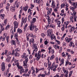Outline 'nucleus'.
<instances>
[{"mask_svg":"<svg viewBox=\"0 0 77 77\" xmlns=\"http://www.w3.org/2000/svg\"><path fill=\"white\" fill-rule=\"evenodd\" d=\"M18 67L19 69H20V74H22V73H24V72H27V71H28V70H29V69H26V70L24 69L21 66H19Z\"/></svg>","mask_w":77,"mask_h":77,"instance_id":"nucleus-1","label":"nucleus"},{"mask_svg":"<svg viewBox=\"0 0 77 77\" xmlns=\"http://www.w3.org/2000/svg\"><path fill=\"white\" fill-rule=\"evenodd\" d=\"M56 76V77H59V74L57 73Z\"/></svg>","mask_w":77,"mask_h":77,"instance_id":"nucleus-64","label":"nucleus"},{"mask_svg":"<svg viewBox=\"0 0 77 77\" xmlns=\"http://www.w3.org/2000/svg\"><path fill=\"white\" fill-rule=\"evenodd\" d=\"M28 9V6H26L25 7L24 9L25 11H27V9Z\"/></svg>","mask_w":77,"mask_h":77,"instance_id":"nucleus-34","label":"nucleus"},{"mask_svg":"<svg viewBox=\"0 0 77 77\" xmlns=\"http://www.w3.org/2000/svg\"><path fill=\"white\" fill-rule=\"evenodd\" d=\"M14 28H17L18 27V23L16 21H15L14 23Z\"/></svg>","mask_w":77,"mask_h":77,"instance_id":"nucleus-9","label":"nucleus"},{"mask_svg":"<svg viewBox=\"0 0 77 77\" xmlns=\"http://www.w3.org/2000/svg\"><path fill=\"white\" fill-rule=\"evenodd\" d=\"M68 64H69V61H68V60H67V61L66 62V66Z\"/></svg>","mask_w":77,"mask_h":77,"instance_id":"nucleus-50","label":"nucleus"},{"mask_svg":"<svg viewBox=\"0 0 77 77\" xmlns=\"http://www.w3.org/2000/svg\"><path fill=\"white\" fill-rule=\"evenodd\" d=\"M14 37H16V39H18V34H14Z\"/></svg>","mask_w":77,"mask_h":77,"instance_id":"nucleus-36","label":"nucleus"},{"mask_svg":"<svg viewBox=\"0 0 77 77\" xmlns=\"http://www.w3.org/2000/svg\"><path fill=\"white\" fill-rule=\"evenodd\" d=\"M1 29L2 31H3L5 30V28H4L1 27Z\"/></svg>","mask_w":77,"mask_h":77,"instance_id":"nucleus-59","label":"nucleus"},{"mask_svg":"<svg viewBox=\"0 0 77 77\" xmlns=\"http://www.w3.org/2000/svg\"><path fill=\"white\" fill-rule=\"evenodd\" d=\"M54 63H53L52 64V66L51 67V70H52V69H53V68L54 67Z\"/></svg>","mask_w":77,"mask_h":77,"instance_id":"nucleus-35","label":"nucleus"},{"mask_svg":"<svg viewBox=\"0 0 77 77\" xmlns=\"http://www.w3.org/2000/svg\"><path fill=\"white\" fill-rule=\"evenodd\" d=\"M64 27L65 26H64V25H63V27L61 28V30L62 31H63H63H64V29H65V28H64Z\"/></svg>","mask_w":77,"mask_h":77,"instance_id":"nucleus-42","label":"nucleus"},{"mask_svg":"<svg viewBox=\"0 0 77 77\" xmlns=\"http://www.w3.org/2000/svg\"><path fill=\"white\" fill-rule=\"evenodd\" d=\"M50 27H51V28H54L55 27V26L54 25H52V24L50 25Z\"/></svg>","mask_w":77,"mask_h":77,"instance_id":"nucleus-40","label":"nucleus"},{"mask_svg":"<svg viewBox=\"0 0 77 77\" xmlns=\"http://www.w3.org/2000/svg\"><path fill=\"white\" fill-rule=\"evenodd\" d=\"M37 50H38V48H37V47L36 48H35V49H34V50H33V53L32 54H33V55L35 54V53L37 51Z\"/></svg>","mask_w":77,"mask_h":77,"instance_id":"nucleus-16","label":"nucleus"},{"mask_svg":"<svg viewBox=\"0 0 77 77\" xmlns=\"http://www.w3.org/2000/svg\"><path fill=\"white\" fill-rule=\"evenodd\" d=\"M14 32H13H13H12V33L11 35V39H12V38H13V36H14Z\"/></svg>","mask_w":77,"mask_h":77,"instance_id":"nucleus-48","label":"nucleus"},{"mask_svg":"<svg viewBox=\"0 0 77 77\" xmlns=\"http://www.w3.org/2000/svg\"><path fill=\"white\" fill-rule=\"evenodd\" d=\"M28 26V24H26V25H25L24 27V31H26V28L27 27V26Z\"/></svg>","mask_w":77,"mask_h":77,"instance_id":"nucleus-33","label":"nucleus"},{"mask_svg":"<svg viewBox=\"0 0 77 77\" xmlns=\"http://www.w3.org/2000/svg\"><path fill=\"white\" fill-rule=\"evenodd\" d=\"M77 18V16H75V17H74V19L75 22H76L77 21V20H76V18Z\"/></svg>","mask_w":77,"mask_h":77,"instance_id":"nucleus-44","label":"nucleus"},{"mask_svg":"<svg viewBox=\"0 0 77 77\" xmlns=\"http://www.w3.org/2000/svg\"><path fill=\"white\" fill-rule=\"evenodd\" d=\"M12 43L13 45H15V46L16 45V42L14 40H12Z\"/></svg>","mask_w":77,"mask_h":77,"instance_id":"nucleus-22","label":"nucleus"},{"mask_svg":"<svg viewBox=\"0 0 77 77\" xmlns=\"http://www.w3.org/2000/svg\"><path fill=\"white\" fill-rule=\"evenodd\" d=\"M35 1L36 2V3H38V4H39L40 2V0H34V2L35 3Z\"/></svg>","mask_w":77,"mask_h":77,"instance_id":"nucleus-28","label":"nucleus"},{"mask_svg":"<svg viewBox=\"0 0 77 77\" xmlns=\"http://www.w3.org/2000/svg\"><path fill=\"white\" fill-rule=\"evenodd\" d=\"M48 39H46V40L44 42V44L45 45H47L48 42Z\"/></svg>","mask_w":77,"mask_h":77,"instance_id":"nucleus-27","label":"nucleus"},{"mask_svg":"<svg viewBox=\"0 0 77 77\" xmlns=\"http://www.w3.org/2000/svg\"><path fill=\"white\" fill-rule=\"evenodd\" d=\"M40 54H41V52H38V54H35V57H37V60H39V59L41 57V55Z\"/></svg>","mask_w":77,"mask_h":77,"instance_id":"nucleus-3","label":"nucleus"},{"mask_svg":"<svg viewBox=\"0 0 77 77\" xmlns=\"http://www.w3.org/2000/svg\"><path fill=\"white\" fill-rule=\"evenodd\" d=\"M3 36H5V37H6H6H7V33H5L3 34Z\"/></svg>","mask_w":77,"mask_h":77,"instance_id":"nucleus-51","label":"nucleus"},{"mask_svg":"<svg viewBox=\"0 0 77 77\" xmlns=\"http://www.w3.org/2000/svg\"><path fill=\"white\" fill-rule=\"evenodd\" d=\"M71 31H73V30H74V28L73 27H72L71 28Z\"/></svg>","mask_w":77,"mask_h":77,"instance_id":"nucleus-60","label":"nucleus"},{"mask_svg":"<svg viewBox=\"0 0 77 77\" xmlns=\"http://www.w3.org/2000/svg\"><path fill=\"white\" fill-rule=\"evenodd\" d=\"M70 21H72V23L74 22V20H73V17L72 16L70 17Z\"/></svg>","mask_w":77,"mask_h":77,"instance_id":"nucleus-32","label":"nucleus"},{"mask_svg":"<svg viewBox=\"0 0 77 77\" xmlns=\"http://www.w3.org/2000/svg\"><path fill=\"white\" fill-rule=\"evenodd\" d=\"M10 10L12 12H15V7L11 6Z\"/></svg>","mask_w":77,"mask_h":77,"instance_id":"nucleus-12","label":"nucleus"},{"mask_svg":"<svg viewBox=\"0 0 77 77\" xmlns=\"http://www.w3.org/2000/svg\"><path fill=\"white\" fill-rule=\"evenodd\" d=\"M9 36H7V38H6V40H7V41L8 43V42L9 41Z\"/></svg>","mask_w":77,"mask_h":77,"instance_id":"nucleus-47","label":"nucleus"},{"mask_svg":"<svg viewBox=\"0 0 77 77\" xmlns=\"http://www.w3.org/2000/svg\"><path fill=\"white\" fill-rule=\"evenodd\" d=\"M54 12H57V9L56 8H54Z\"/></svg>","mask_w":77,"mask_h":77,"instance_id":"nucleus-61","label":"nucleus"},{"mask_svg":"<svg viewBox=\"0 0 77 77\" xmlns=\"http://www.w3.org/2000/svg\"><path fill=\"white\" fill-rule=\"evenodd\" d=\"M26 17H25L24 19V17H22V23H21V27H22V26H23V23H26Z\"/></svg>","mask_w":77,"mask_h":77,"instance_id":"nucleus-4","label":"nucleus"},{"mask_svg":"<svg viewBox=\"0 0 77 77\" xmlns=\"http://www.w3.org/2000/svg\"><path fill=\"white\" fill-rule=\"evenodd\" d=\"M0 16L1 17V18L2 20H3L5 18V14H0Z\"/></svg>","mask_w":77,"mask_h":77,"instance_id":"nucleus-20","label":"nucleus"},{"mask_svg":"<svg viewBox=\"0 0 77 77\" xmlns=\"http://www.w3.org/2000/svg\"><path fill=\"white\" fill-rule=\"evenodd\" d=\"M71 40H72V38H68V42H70V41H71Z\"/></svg>","mask_w":77,"mask_h":77,"instance_id":"nucleus-49","label":"nucleus"},{"mask_svg":"<svg viewBox=\"0 0 77 77\" xmlns=\"http://www.w3.org/2000/svg\"><path fill=\"white\" fill-rule=\"evenodd\" d=\"M29 61V59H25V61H23V66H24V68H26V69L25 70H26V69H27V62Z\"/></svg>","mask_w":77,"mask_h":77,"instance_id":"nucleus-2","label":"nucleus"},{"mask_svg":"<svg viewBox=\"0 0 77 77\" xmlns=\"http://www.w3.org/2000/svg\"><path fill=\"white\" fill-rule=\"evenodd\" d=\"M16 40H17V44L18 45L20 44V42L18 40V38H17V39H16Z\"/></svg>","mask_w":77,"mask_h":77,"instance_id":"nucleus-53","label":"nucleus"},{"mask_svg":"<svg viewBox=\"0 0 77 77\" xmlns=\"http://www.w3.org/2000/svg\"><path fill=\"white\" fill-rule=\"evenodd\" d=\"M17 33H22V30H21V29H17Z\"/></svg>","mask_w":77,"mask_h":77,"instance_id":"nucleus-24","label":"nucleus"},{"mask_svg":"<svg viewBox=\"0 0 77 77\" xmlns=\"http://www.w3.org/2000/svg\"><path fill=\"white\" fill-rule=\"evenodd\" d=\"M51 62H50L49 61V60H48V66H51Z\"/></svg>","mask_w":77,"mask_h":77,"instance_id":"nucleus-39","label":"nucleus"},{"mask_svg":"<svg viewBox=\"0 0 77 77\" xmlns=\"http://www.w3.org/2000/svg\"><path fill=\"white\" fill-rule=\"evenodd\" d=\"M20 50V49L19 48H17V49H16L15 51L13 50V51H14V53H16V52H18Z\"/></svg>","mask_w":77,"mask_h":77,"instance_id":"nucleus-23","label":"nucleus"},{"mask_svg":"<svg viewBox=\"0 0 77 77\" xmlns=\"http://www.w3.org/2000/svg\"><path fill=\"white\" fill-rule=\"evenodd\" d=\"M34 27H35V28H36V26H34L31 24L29 26V29L30 30H33L34 29Z\"/></svg>","mask_w":77,"mask_h":77,"instance_id":"nucleus-8","label":"nucleus"},{"mask_svg":"<svg viewBox=\"0 0 77 77\" xmlns=\"http://www.w3.org/2000/svg\"><path fill=\"white\" fill-rule=\"evenodd\" d=\"M2 66L1 68L2 70V71H4L5 69V63L2 62Z\"/></svg>","mask_w":77,"mask_h":77,"instance_id":"nucleus-6","label":"nucleus"},{"mask_svg":"<svg viewBox=\"0 0 77 77\" xmlns=\"http://www.w3.org/2000/svg\"><path fill=\"white\" fill-rule=\"evenodd\" d=\"M5 37H3L2 38V41H5Z\"/></svg>","mask_w":77,"mask_h":77,"instance_id":"nucleus-62","label":"nucleus"},{"mask_svg":"<svg viewBox=\"0 0 77 77\" xmlns=\"http://www.w3.org/2000/svg\"><path fill=\"white\" fill-rule=\"evenodd\" d=\"M20 2H18V1H16L14 4V7H17V8H18L19 7V5H20Z\"/></svg>","mask_w":77,"mask_h":77,"instance_id":"nucleus-5","label":"nucleus"},{"mask_svg":"<svg viewBox=\"0 0 77 77\" xmlns=\"http://www.w3.org/2000/svg\"><path fill=\"white\" fill-rule=\"evenodd\" d=\"M29 44L30 45H31V42L32 43H33H33L35 42V41H34V38H32L30 39V40L29 41Z\"/></svg>","mask_w":77,"mask_h":77,"instance_id":"nucleus-14","label":"nucleus"},{"mask_svg":"<svg viewBox=\"0 0 77 77\" xmlns=\"http://www.w3.org/2000/svg\"><path fill=\"white\" fill-rule=\"evenodd\" d=\"M37 47V45L36 44H34L33 45V47H32V49H34V48H36Z\"/></svg>","mask_w":77,"mask_h":77,"instance_id":"nucleus-25","label":"nucleus"},{"mask_svg":"<svg viewBox=\"0 0 77 77\" xmlns=\"http://www.w3.org/2000/svg\"><path fill=\"white\" fill-rule=\"evenodd\" d=\"M59 3H58L57 4V9H58V8H59Z\"/></svg>","mask_w":77,"mask_h":77,"instance_id":"nucleus-56","label":"nucleus"},{"mask_svg":"<svg viewBox=\"0 0 77 77\" xmlns=\"http://www.w3.org/2000/svg\"><path fill=\"white\" fill-rule=\"evenodd\" d=\"M50 10V11H48V14H50L51 13V12L52 11V8H50L49 9Z\"/></svg>","mask_w":77,"mask_h":77,"instance_id":"nucleus-17","label":"nucleus"},{"mask_svg":"<svg viewBox=\"0 0 77 77\" xmlns=\"http://www.w3.org/2000/svg\"><path fill=\"white\" fill-rule=\"evenodd\" d=\"M41 51L42 52H43L44 51H45V50L44 49H41Z\"/></svg>","mask_w":77,"mask_h":77,"instance_id":"nucleus-63","label":"nucleus"},{"mask_svg":"<svg viewBox=\"0 0 77 77\" xmlns=\"http://www.w3.org/2000/svg\"><path fill=\"white\" fill-rule=\"evenodd\" d=\"M8 21V19H6L4 21V25H5L7 24V22Z\"/></svg>","mask_w":77,"mask_h":77,"instance_id":"nucleus-30","label":"nucleus"},{"mask_svg":"<svg viewBox=\"0 0 77 77\" xmlns=\"http://www.w3.org/2000/svg\"><path fill=\"white\" fill-rule=\"evenodd\" d=\"M55 41H56V42H57L58 44L59 45L60 44V42L57 40H55Z\"/></svg>","mask_w":77,"mask_h":77,"instance_id":"nucleus-54","label":"nucleus"},{"mask_svg":"<svg viewBox=\"0 0 77 77\" xmlns=\"http://www.w3.org/2000/svg\"><path fill=\"white\" fill-rule=\"evenodd\" d=\"M54 36H55L54 35V34H52L51 36V40H53V38L54 37Z\"/></svg>","mask_w":77,"mask_h":77,"instance_id":"nucleus-31","label":"nucleus"},{"mask_svg":"<svg viewBox=\"0 0 77 77\" xmlns=\"http://www.w3.org/2000/svg\"><path fill=\"white\" fill-rule=\"evenodd\" d=\"M36 18H33L32 20V22H31V24H32L33 23H35V22H36Z\"/></svg>","mask_w":77,"mask_h":77,"instance_id":"nucleus-18","label":"nucleus"},{"mask_svg":"<svg viewBox=\"0 0 77 77\" xmlns=\"http://www.w3.org/2000/svg\"><path fill=\"white\" fill-rule=\"evenodd\" d=\"M9 27H10V25H8V26H7L5 28V29L6 30H8V29H9Z\"/></svg>","mask_w":77,"mask_h":77,"instance_id":"nucleus-46","label":"nucleus"},{"mask_svg":"<svg viewBox=\"0 0 77 77\" xmlns=\"http://www.w3.org/2000/svg\"><path fill=\"white\" fill-rule=\"evenodd\" d=\"M39 2H40L39 4H41L42 6L44 3V2H43V1H42V0H41Z\"/></svg>","mask_w":77,"mask_h":77,"instance_id":"nucleus-37","label":"nucleus"},{"mask_svg":"<svg viewBox=\"0 0 77 77\" xmlns=\"http://www.w3.org/2000/svg\"><path fill=\"white\" fill-rule=\"evenodd\" d=\"M52 6L53 8H54L55 7V4H54V2L53 1V0H52Z\"/></svg>","mask_w":77,"mask_h":77,"instance_id":"nucleus-19","label":"nucleus"},{"mask_svg":"<svg viewBox=\"0 0 77 77\" xmlns=\"http://www.w3.org/2000/svg\"><path fill=\"white\" fill-rule=\"evenodd\" d=\"M22 57L23 59H28V58H27V55L26 54V53H24V55L22 56Z\"/></svg>","mask_w":77,"mask_h":77,"instance_id":"nucleus-10","label":"nucleus"},{"mask_svg":"<svg viewBox=\"0 0 77 77\" xmlns=\"http://www.w3.org/2000/svg\"><path fill=\"white\" fill-rule=\"evenodd\" d=\"M69 45L70 47H72L74 48L75 47L74 44L72 42H70L69 43Z\"/></svg>","mask_w":77,"mask_h":77,"instance_id":"nucleus-11","label":"nucleus"},{"mask_svg":"<svg viewBox=\"0 0 77 77\" xmlns=\"http://www.w3.org/2000/svg\"><path fill=\"white\" fill-rule=\"evenodd\" d=\"M65 4H62L61 5V8H64V7H65Z\"/></svg>","mask_w":77,"mask_h":77,"instance_id":"nucleus-38","label":"nucleus"},{"mask_svg":"<svg viewBox=\"0 0 77 77\" xmlns=\"http://www.w3.org/2000/svg\"><path fill=\"white\" fill-rule=\"evenodd\" d=\"M12 53L11 54L12 55H14V54L15 56H19L20 54L18 53V52H16L15 53V51H12Z\"/></svg>","mask_w":77,"mask_h":77,"instance_id":"nucleus-7","label":"nucleus"},{"mask_svg":"<svg viewBox=\"0 0 77 77\" xmlns=\"http://www.w3.org/2000/svg\"><path fill=\"white\" fill-rule=\"evenodd\" d=\"M75 6H73V7H70V8L72 10V11H74L75 9Z\"/></svg>","mask_w":77,"mask_h":77,"instance_id":"nucleus-21","label":"nucleus"},{"mask_svg":"<svg viewBox=\"0 0 77 77\" xmlns=\"http://www.w3.org/2000/svg\"><path fill=\"white\" fill-rule=\"evenodd\" d=\"M7 53H8V50H5V54L6 55L7 54Z\"/></svg>","mask_w":77,"mask_h":77,"instance_id":"nucleus-58","label":"nucleus"},{"mask_svg":"<svg viewBox=\"0 0 77 77\" xmlns=\"http://www.w3.org/2000/svg\"><path fill=\"white\" fill-rule=\"evenodd\" d=\"M7 56L8 58L6 59V62H9L10 60V58H9V55H8Z\"/></svg>","mask_w":77,"mask_h":77,"instance_id":"nucleus-15","label":"nucleus"},{"mask_svg":"<svg viewBox=\"0 0 77 77\" xmlns=\"http://www.w3.org/2000/svg\"><path fill=\"white\" fill-rule=\"evenodd\" d=\"M63 71L64 73V74H68V71L67 70H66L64 69V67L63 68Z\"/></svg>","mask_w":77,"mask_h":77,"instance_id":"nucleus-13","label":"nucleus"},{"mask_svg":"<svg viewBox=\"0 0 77 77\" xmlns=\"http://www.w3.org/2000/svg\"><path fill=\"white\" fill-rule=\"evenodd\" d=\"M55 57V56L54 55V54H53L51 56L50 58V60H52V59H53Z\"/></svg>","mask_w":77,"mask_h":77,"instance_id":"nucleus-29","label":"nucleus"},{"mask_svg":"<svg viewBox=\"0 0 77 77\" xmlns=\"http://www.w3.org/2000/svg\"><path fill=\"white\" fill-rule=\"evenodd\" d=\"M57 25L58 26H59V25H60V23H61V22H60V21H58L57 22Z\"/></svg>","mask_w":77,"mask_h":77,"instance_id":"nucleus-43","label":"nucleus"},{"mask_svg":"<svg viewBox=\"0 0 77 77\" xmlns=\"http://www.w3.org/2000/svg\"><path fill=\"white\" fill-rule=\"evenodd\" d=\"M3 26H4V24H1L0 23V26H1V27H3Z\"/></svg>","mask_w":77,"mask_h":77,"instance_id":"nucleus-57","label":"nucleus"},{"mask_svg":"<svg viewBox=\"0 0 77 77\" xmlns=\"http://www.w3.org/2000/svg\"><path fill=\"white\" fill-rule=\"evenodd\" d=\"M60 15L61 16H63L64 17H65L66 16V14H64V13H61L60 14Z\"/></svg>","mask_w":77,"mask_h":77,"instance_id":"nucleus-26","label":"nucleus"},{"mask_svg":"<svg viewBox=\"0 0 77 77\" xmlns=\"http://www.w3.org/2000/svg\"><path fill=\"white\" fill-rule=\"evenodd\" d=\"M51 52L52 53V54H53L54 53V49H51Z\"/></svg>","mask_w":77,"mask_h":77,"instance_id":"nucleus-52","label":"nucleus"},{"mask_svg":"<svg viewBox=\"0 0 77 77\" xmlns=\"http://www.w3.org/2000/svg\"><path fill=\"white\" fill-rule=\"evenodd\" d=\"M8 73H7V72H4V75H5V76H6V75H8Z\"/></svg>","mask_w":77,"mask_h":77,"instance_id":"nucleus-55","label":"nucleus"},{"mask_svg":"<svg viewBox=\"0 0 77 77\" xmlns=\"http://www.w3.org/2000/svg\"><path fill=\"white\" fill-rule=\"evenodd\" d=\"M61 63L63 64L64 63V61H63V59H62L61 60Z\"/></svg>","mask_w":77,"mask_h":77,"instance_id":"nucleus-45","label":"nucleus"},{"mask_svg":"<svg viewBox=\"0 0 77 77\" xmlns=\"http://www.w3.org/2000/svg\"><path fill=\"white\" fill-rule=\"evenodd\" d=\"M57 67V65H56L54 66V69H53V71H54V70H56V68Z\"/></svg>","mask_w":77,"mask_h":77,"instance_id":"nucleus-41","label":"nucleus"}]
</instances>
